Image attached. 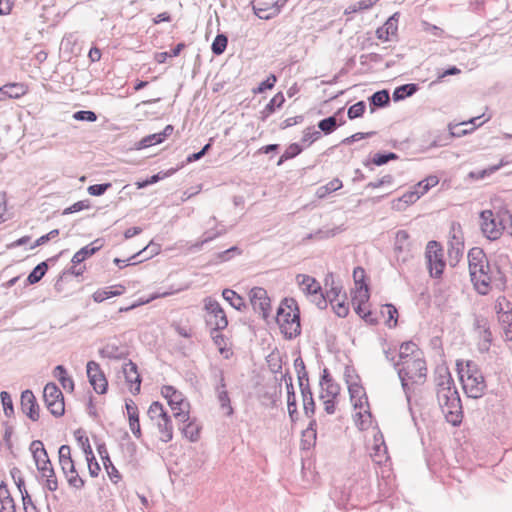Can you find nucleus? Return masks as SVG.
Returning <instances> with one entry per match:
<instances>
[{"label":"nucleus","mask_w":512,"mask_h":512,"mask_svg":"<svg viewBox=\"0 0 512 512\" xmlns=\"http://www.w3.org/2000/svg\"><path fill=\"white\" fill-rule=\"evenodd\" d=\"M276 321L287 339H293L301 333L300 315L297 309L292 311L290 306L288 310L279 306Z\"/></svg>","instance_id":"39448f33"},{"label":"nucleus","mask_w":512,"mask_h":512,"mask_svg":"<svg viewBox=\"0 0 512 512\" xmlns=\"http://www.w3.org/2000/svg\"><path fill=\"white\" fill-rule=\"evenodd\" d=\"M320 386V399H325L326 397L337 398L340 393V386L333 381L327 369H324L323 371Z\"/></svg>","instance_id":"4be33fe9"},{"label":"nucleus","mask_w":512,"mask_h":512,"mask_svg":"<svg viewBox=\"0 0 512 512\" xmlns=\"http://www.w3.org/2000/svg\"><path fill=\"white\" fill-rule=\"evenodd\" d=\"M73 118L77 121L95 122L97 115L95 112L90 110H80L73 114Z\"/></svg>","instance_id":"bf43d9fd"},{"label":"nucleus","mask_w":512,"mask_h":512,"mask_svg":"<svg viewBox=\"0 0 512 512\" xmlns=\"http://www.w3.org/2000/svg\"><path fill=\"white\" fill-rule=\"evenodd\" d=\"M99 354L103 358L119 359L122 357L123 352L115 344H107L100 349Z\"/></svg>","instance_id":"79ce46f5"},{"label":"nucleus","mask_w":512,"mask_h":512,"mask_svg":"<svg viewBox=\"0 0 512 512\" xmlns=\"http://www.w3.org/2000/svg\"><path fill=\"white\" fill-rule=\"evenodd\" d=\"M4 91L7 98L18 99L27 93L28 88L23 83H9L4 85Z\"/></svg>","instance_id":"473e14b6"},{"label":"nucleus","mask_w":512,"mask_h":512,"mask_svg":"<svg viewBox=\"0 0 512 512\" xmlns=\"http://www.w3.org/2000/svg\"><path fill=\"white\" fill-rule=\"evenodd\" d=\"M342 186L341 180L338 178L332 179L326 185L320 186L316 191V195L320 199L325 198L328 194L341 189Z\"/></svg>","instance_id":"f704fd0d"},{"label":"nucleus","mask_w":512,"mask_h":512,"mask_svg":"<svg viewBox=\"0 0 512 512\" xmlns=\"http://www.w3.org/2000/svg\"><path fill=\"white\" fill-rule=\"evenodd\" d=\"M254 14L263 20H270L278 15V8H270L269 3L257 2L251 3Z\"/></svg>","instance_id":"a878e982"},{"label":"nucleus","mask_w":512,"mask_h":512,"mask_svg":"<svg viewBox=\"0 0 512 512\" xmlns=\"http://www.w3.org/2000/svg\"><path fill=\"white\" fill-rule=\"evenodd\" d=\"M48 270V265L46 262L39 263L34 269L29 273L27 277V282L29 284H35L39 282Z\"/></svg>","instance_id":"4c0bfd02"},{"label":"nucleus","mask_w":512,"mask_h":512,"mask_svg":"<svg viewBox=\"0 0 512 512\" xmlns=\"http://www.w3.org/2000/svg\"><path fill=\"white\" fill-rule=\"evenodd\" d=\"M296 281L303 293H305L310 298V301L318 308L324 309L327 307V300L321 291V285L315 278L305 274H298Z\"/></svg>","instance_id":"423d86ee"},{"label":"nucleus","mask_w":512,"mask_h":512,"mask_svg":"<svg viewBox=\"0 0 512 512\" xmlns=\"http://www.w3.org/2000/svg\"><path fill=\"white\" fill-rule=\"evenodd\" d=\"M439 182V179L435 175H430L427 178L423 179L422 181L418 182L414 187L420 194V196H423L425 193L428 192V190L434 186H436Z\"/></svg>","instance_id":"ea45409f"},{"label":"nucleus","mask_w":512,"mask_h":512,"mask_svg":"<svg viewBox=\"0 0 512 512\" xmlns=\"http://www.w3.org/2000/svg\"><path fill=\"white\" fill-rule=\"evenodd\" d=\"M225 233H226V229L217 231L214 235H210V231H205L203 233L202 239L200 241L194 243L193 245H191L190 250L191 251H199L204 244L214 240L215 238H217L221 235H224Z\"/></svg>","instance_id":"c03bdc74"},{"label":"nucleus","mask_w":512,"mask_h":512,"mask_svg":"<svg viewBox=\"0 0 512 512\" xmlns=\"http://www.w3.org/2000/svg\"><path fill=\"white\" fill-rule=\"evenodd\" d=\"M425 257L430 275L435 278L440 277L445 268V261L442 249L436 241L428 242Z\"/></svg>","instance_id":"6e6552de"},{"label":"nucleus","mask_w":512,"mask_h":512,"mask_svg":"<svg viewBox=\"0 0 512 512\" xmlns=\"http://www.w3.org/2000/svg\"><path fill=\"white\" fill-rule=\"evenodd\" d=\"M89 207H90L89 200H81V201H78V202L72 204L71 206L65 208L63 211V214L67 215V214L76 213V212L82 211L84 209H88Z\"/></svg>","instance_id":"e2e57ef3"},{"label":"nucleus","mask_w":512,"mask_h":512,"mask_svg":"<svg viewBox=\"0 0 512 512\" xmlns=\"http://www.w3.org/2000/svg\"><path fill=\"white\" fill-rule=\"evenodd\" d=\"M460 380L468 397L480 398L486 390V382L478 365L473 361H467L465 367L459 368Z\"/></svg>","instance_id":"7ed1b4c3"},{"label":"nucleus","mask_w":512,"mask_h":512,"mask_svg":"<svg viewBox=\"0 0 512 512\" xmlns=\"http://www.w3.org/2000/svg\"><path fill=\"white\" fill-rule=\"evenodd\" d=\"M398 159V155L393 152L388 153H376L372 158V163L377 166H382L389 162L390 160Z\"/></svg>","instance_id":"864d4df0"},{"label":"nucleus","mask_w":512,"mask_h":512,"mask_svg":"<svg viewBox=\"0 0 512 512\" xmlns=\"http://www.w3.org/2000/svg\"><path fill=\"white\" fill-rule=\"evenodd\" d=\"M164 142L160 133H154L143 137L135 144L136 149L141 150Z\"/></svg>","instance_id":"58836bf2"},{"label":"nucleus","mask_w":512,"mask_h":512,"mask_svg":"<svg viewBox=\"0 0 512 512\" xmlns=\"http://www.w3.org/2000/svg\"><path fill=\"white\" fill-rule=\"evenodd\" d=\"M159 431V439L165 443L169 442L173 438V426L172 422L167 416L163 421H159L155 424Z\"/></svg>","instance_id":"c756f323"},{"label":"nucleus","mask_w":512,"mask_h":512,"mask_svg":"<svg viewBox=\"0 0 512 512\" xmlns=\"http://www.w3.org/2000/svg\"><path fill=\"white\" fill-rule=\"evenodd\" d=\"M163 397L168 400V404L173 411V415L178 422L186 423L189 420L190 404L184 398L183 394L173 386H164L161 390Z\"/></svg>","instance_id":"20e7f679"},{"label":"nucleus","mask_w":512,"mask_h":512,"mask_svg":"<svg viewBox=\"0 0 512 512\" xmlns=\"http://www.w3.org/2000/svg\"><path fill=\"white\" fill-rule=\"evenodd\" d=\"M409 234L404 230H399L395 237L394 251L397 262L406 263L411 257Z\"/></svg>","instance_id":"2eb2a0df"},{"label":"nucleus","mask_w":512,"mask_h":512,"mask_svg":"<svg viewBox=\"0 0 512 512\" xmlns=\"http://www.w3.org/2000/svg\"><path fill=\"white\" fill-rule=\"evenodd\" d=\"M399 13L396 12L390 16L387 21L376 30L377 38L383 41H390L397 35Z\"/></svg>","instance_id":"aec40b11"},{"label":"nucleus","mask_w":512,"mask_h":512,"mask_svg":"<svg viewBox=\"0 0 512 512\" xmlns=\"http://www.w3.org/2000/svg\"><path fill=\"white\" fill-rule=\"evenodd\" d=\"M394 367L398 371V376L401 381L402 388L405 392L406 398L410 400L409 381L412 384H423L426 379V362L423 354L411 360L403 361V363H394Z\"/></svg>","instance_id":"f03ea898"},{"label":"nucleus","mask_w":512,"mask_h":512,"mask_svg":"<svg viewBox=\"0 0 512 512\" xmlns=\"http://www.w3.org/2000/svg\"><path fill=\"white\" fill-rule=\"evenodd\" d=\"M223 298L236 310L241 311L245 308L244 299L232 289H224L222 292Z\"/></svg>","instance_id":"7c9ffc66"},{"label":"nucleus","mask_w":512,"mask_h":512,"mask_svg":"<svg viewBox=\"0 0 512 512\" xmlns=\"http://www.w3.org/2000/svg\"><path fill=\"white\" fill-rule=\"evenodd\" d=\"M480 225L483 234L490 240L498 239L503 230V226L497 221L491 210H484L480 213Z\"/></svg>","instance_id":"f8f14e48"},{"label":"nucleus","mask_w":512,"mask_h":512,"mask_svg":"<svg viewBox=\"0 0 512 512\" xmlns=\"http://www.w3.org/2000/svg\"><path fill=\"white\" fill-rule=\"evenodd\" d=\"M87 377L93 389L98 394H104L107 391L108 382L100 366L95 361H89L86 366Z\"/></svg>","instance_id":"ddd939ff"},{"label":"nucleus","mask_w":512,"mask_h":512,"mask_svg":"<svg viewBox=\"0 0 512 512\" xmlns=\"http://www.w3.org/2000/svg\"><path fill=\"white\" fill-rule=\"evenodd\" d=\"M147 414L154 424L159 421H163V419L168 416L167 412L164 410L163 405L158 401H155L150 405Z\"/></svg>","instance_id":"2f4dec72"},{"label":"nucleus","mask_w":512,"mask_h":512,"mask_svg":"<svg viewBox=\"0 0 512 512\" xmlns=\"http://www.w3.org/2000/svg\"><path fill=\"white\" fill-rule=\"evenodd\" d=\"M102 247V244L100 242V239H96L92 243L86 245L85 247L81 248L79 251H77L72 259V264H80L88 257L94 255L98 250H100Z\"/></svg>","instance_id":"5701e85b"},{"label":"nucleus","mask_w":512,"mask_h":512,"mask_svg":"<svg viewBox=\"0 0 512 512\" xmlns=\"http://www.w3.org/2000/svg\"><path fill=\"white\" fill-rule=\"evenodd\" d=\"M205 309L207 311V317H218L219 321L216 323V331L223 330L228 325V320L223 308L216 300L208 299L205 302Z\"/></svg>","instance_id":"412c9836"},{"label":"nucleus","mask_w":512,"mask_h":512,"mask_svg":"<svg viewBox=\"0 0 512 512\" xmlns=\"http://www.w3.org/2000/svg\"><path fill=\"white\" fill-rule=\"evenodd\" d=\"M320 136H321L320 131L315 130L314 127H308L304 131V134H303V137H302V142L308 143V145H310L311 143H313L314 141L319 139Z\"/></svg>","instance_id":"69168bd1"},{"label":"nucleus","mask_w":512,"mask_h":512,"mask_svg":"<svg viewBox=\"0 0 512 512\" xmlns=\"http://www.w3.org/2000/svg\"><path fill=\"white\" fill-rule=\"evenodd\" d=\"M61 469L67 479L68 484L76 489H81L84 486V480L79 476L75 469V464L72 459L59 461Z\"/></svg>","instance_id":"a211bd4d"},{"label":"nucleus","mask_w":512,"mask_h":512,"mask_svg":"<svg viewBox=\"0 0 512 512\" xmlns=\"http://www.w3.org/2000/svg\"><path fill=\"white\" fill-rule=\"evenodd\" d=\"M235 254H241V250L237 246H232L223 252L216 253L214 255L213 261L215 263L226 262L230 260Z\"/></svg>","instance_id":"49530a36"},{"label":"nucleus","mask_w":512,"mask_h":512,"mask_svg":"<svg viewBox=\"0 0 512 512\" xmlns=\"http://www.w3.org/2000/svg\"><path fill=\"white\" fill-rule=\"evenodd\" d=\"M227 43H228L227 36L224 34H218L215 37V39L211 45V50H212L213 54L221 55L222 53H224V51L227 47Z\"/></svg>","instance_id":"a18cd8bd"},{"label":"nucleus","mask_w":512,"mask_h":512,"mask_svg":"<svg viewBox=\"0 0 512 512\" xmlns=\"http://www.w3.org/2000/svg\"><path fill=\"white\" fill-rule=\"evenodd\" d=\"M387 448L382 443L381 445H375L373 447V452L371 453V457L373 461L377 464H382L387 460Z\"/></svg>","instance_id":"8fccbe9b"},{"label":"nucleus","mask_w":512,"mask_h":512,"mask_svg":"<svg viewBox=\"0 0 512 512\" xmlns=\"http://www.w3.org/2000/svg\"><path fill=\"white\" fill-rule=\"evenodd\" d=\"M319 129L325 134L332 133L337 128L336 116H329L319 121Z\"/></svg>","instance_id":"de8ad7c7"},{"label":"nucleus","mask_w":512,"mask_h":512,"mask_svg":"<svg viewBox=\"0 0 512 512\" xmlns=\"http://www.w3.org/2000/svg\"><path fill=\"white\" fill-rule=\"evenodd\" d=\"M370 105L374 107H385L390 102V95L387 90H380L372 94V96L369 98Z\"/></svg>","instance_id":"c9c22d12"},{"label":"nucleus","mask_w":512,"mask_h":512,"mask_svg":"<svg viewBox=\"0 0 512 512\" xmlns=\"http://www.w3.org/2000/svg\"><path fill=\"white\" fill-rule=\"evenodd\" d=\"M123 374L126 382L130 384V391L135 395L140 392L141 378L137 369V365L131 360L124 363Z\"/></svg>","instance_id":"6ab92c4d"},{"label":"nucleus","mask_w":512,"mask_h":512,"mask_svg":"<svg viewBox=\"0 0 512 512\" xmlns=\"http://www.w3.org/2000/svg\"><path fill=\"white\" fill-rule=\"evenodd\" d=\"M300 390L303 400V409L306 416L311 417L315 412V402L312 396L309 383H303V379L300 377Z\"/></svg>","instance_id":"b1692460"},{"label":"nucleus","mask_w":512,"mask_h":512,"mask_svg":"<svg viewBox=\"0 0 512 512\" xmlns=\"http://www.w3.org/2000/svg\"><path fill=\"white\" fill-rule=\"evenodd\" d=\"M366 105L364 101H359L349 107L347 115L349 119L361 117L365 112Z\"/></svg>","instance_id":"6e6d98bb"},{"label":"nucleus","mask_w":512,"mask_h":512,"mask_svg":"<svg viewBox=\"0 0 512 512\" xmlns=\"http://www.w3.org/2000/svg\"><path fill=\"white\" fill-rule=\"evenodd\" d=\"M341 231H342L341 227H335L332 229H319L314 234H309L306 238L307 239H312V238L324 239V238L333 237Z\"/></svg>","instance_id":"603ef678"},{"label":"nucleus","mask_w":512,"mask_h":512,"mask_svg":"<svg viewBox=\"0 0 512 512\" xmlns=\"http://www.w3.org/2000/svg\"><path fill=\"white\" fill-rule=\"evenodd\" d=\"M285 98L282 93H277L266 105L265 111L269 114L275 111V108H279L283 105Z\"/></svg>","instance_id":"052dcab7"},{"label":"nucleus","mask_w":512,"mask_h":512,"mask_svg":"<svg viewBox=\"0 0 512 512\" xmlns=\"http://www.w3.org/2000/svg\"><path fill=\"white\" fill-rule=\"evenodd\" d=\"M423 354V352L418 348V346L412 342H404L401 344L399 348V360L396 363H403V361H408L413 358L419 357Z\"/></svg>","instance_id":"393cba45"},{"label":"nucleus","mask_w":512,"mask_h":512,"mask_svg":"<svg viewBox=\"0 0 512 512\" xmlns=\"http://www.w3.org/2000/svg\"><path fill=\"white\" fill-rule=\"evenodd\" d=\"M449 235L448 256L450 262L456 264L464 253V238L460 225L453 223Z\"/></svg>","instance_id":"1a4fd4ad"},{"label":"nucleus","mask_w":512,"mask_h":512,"mask_svg":"<svg viewBox=\"0 0 512 512\" xmlns=\"http://www.w3.org/2000/svg\"><path fill=\"white\" fill-rule=\"evenodd\" d=\"M22 412L32 421L39 419V405L31 390H25L21 394Z\"/></svg>","instance_id":"f3484780"},{"label":"nucleus","mask_w":512,"mask_h":512,"mask_svg":"<svg viewBox=\"0 0 512 512\" xmlns=\"http://www.w3.org/2000/svg\"><path fill=\"white\" fill-rule=\"evenodd\" d=\"M418 90V86L416 84H404L397 87L393 92L394 101H400L405 99L406 97L412 96Z\"/></svg>","instance_id":"72a5a7b5"},{"label":"nucleus","mask_w":512,"mask_h":512,"mask_svg":"<svg viewBox=\"0 0 512 512\" xmlns=\"http://www.w3.org/2000/svg\"><path fill=\"white\" fill-rule=\"evenodd\" d=\"M501 322L506 339L512 341V313L505 312L501 317Z\"/></svg>","instance_id":"5fc2aeb1"},{"label":"nucleus","mask_w":512,"mask_h":512,"mask_svg":"<svg viewBox=\"0 0 512 512\" xmlns=\"http://www.w3.org/2000/svg\"><path fill=\"white\" fill-rule=\"evenodd\" d=\"M112 186L111 183H102V184H94L90 185L87 188V191L92 196H101L103 195L110 187Z\"/></svg>","instance_id":"0e129e2a"},{"label":"nucleus","mask_w":512,"mask_h":512,"mask_svg":"<svg viewBox=\"0 0 512 512\" xmlns=\"http://www.w3.org/2000/svg\"><path fill=\"white\" fill-rule=\"evenodd\" d=\"M475 327L479 330L481 340L492 341V333L485 319L476 318Z\"/></svg>","instance_id":"09e8293b"},{"label":"nucleus","mask_w":512,"mask_h":512,"mask_svg":"<svg viewBox=\"0 0 512 512\" xmlns=\"http://www.w3.org/2000/svg\"><path fill=\"white\" fill-rule=\"evenodd\" d=\"M335 313L339 316V317H346L348 315V312H349V307H348V304L345 303V301H339L337 300L336 302H334L333 304H331Z\"/></svg>","instance_id":"774afa93"},{"label":"nucleus","mask_w":512,"mask_h":512,"mask_svg":"<svg viewBox=\"0 0 512 512\" xmlns=\"http://www.w3.org/2000/svg\"><path fill=\"white\" fill-rule=\"evenodd\" d=\"M351 400L354 401L355 408H362L363 388L357 383H350L348 386Z\"/></svg>","instance_id":"a19ab883"},{"label":"nucleus","mask_w":512,"mask_h":512,"mask_svg":"<svg viewBox=\"0 0 512 512\" xmlns=\"http://www.w3.org/2000/svg\"><path fill=\"white\" fill-rule=\"evenodd\" d=\"M30 451L40 473L44 471V469H49V466H52L47 451L40 440L32 441L30 444Z\"/></svg>","instance_id":"dca6fc26"},{"label":"nucleus","mask_w":512,"mask_h":512,"mask_svg":"<svg viewBox=\"0 0 512 512\" xmlns=\"http://www.w3.org/2000/svg\"><path fill=\"white\" fill-rule=\"evenodd\" d=\"M0 512H15V503L7 486L0 485Z\"/></svg>","instance_id":"cd10ccee"},{"label":"nucleus","mask_w":512,"mask_h":512,"mask_svg":"<svg viewBox=\"0 0 512 512\" xmlns=\"http://www.w3.org/2000/svg\"><path fill=\"white\" fill-rule=\"evenodd\" d=\"M436 396L446 421L453 426L462 422L463 410L461 399L451 374L445 370L435 379Z\"/></svg>","instance_id":"f257e3e1"},{"label":"nucleus","mask_w":512,"mask_h":512,"mask_svg":"<svg viewBox=\"0 0 512 512\" xmlns=\"http://www.w3.org/2000/svg\"><path fill=\"white\" fill-rule=\"evenodd\" d=\"M302 152V147L298 143H292L287 147L285 152L282 154L278 161V165L282 164L283 161L296 157Z\"/></svg>","instance_id":"3c124183"},{"label":"nucleus","mask_w":512,"mask_h":512,"mask_svg":"<svg viewBox=\"0 0 512 512\" xmlns=\"http://www.w3.org/2000/svg\"><path fill=\"white\" fill-rule=\"evenodd\" d=\"M250 303L253 310L267 320L270 315V298L267 291L262 287H254L249 292Z\"/></svg>","instance_id":"9b49d317"},{"label":"nucleus","mask_w":512,"mask_h":512,"mask_svg":"<svg viewBox=\"0 0 512 512\" xmlns=\"http://www.w3.org/2000/svg\"><path fill=\"white\" fill-rule=\"evenodd\" d=\"M182 433L187 439L194 442L199 437V428L195 424L189 422L182 428Z\"/></svg>","instance_id":"4d7b16f0"},{"label":"nucleus","mask_w":512,"mask_h":512,"mask_svg":"<svg viewBox=\"0 0 512 512\" xmlns=\"http://www.w3.org/2000/svg\"><path fill=\"white\" fill-rule=\"evenodd\" d=\"M215 378L218 383L215 386V393L220 404L222 410L226 411V415L231 416L233 414V408L231 406V401L226 390V384L224 379V373L222 370H218L215 373Z\"/></svg>","instance_id":"4468645a"},{"label":"nucleus","mask_w":512,"mask_h":512,"mask_svg":"<svg viewBox=\"0 0 512 512\" xmlns=\"http://www.w3.org/2000/svg\"><path fill=\"white\" fill-rule=\"evenodd\" d=\"M42 478H45L44 487L49 491H56L58 488V481L55 475V471L52 466H49V469H44L41 472Z\"/></svg>","instance_id":"e433bc0d"},{"label":"nucleus","mask_w":512,"mask_h":512,"mask_svg":"<svg viewBox=\"0 0 512 512\" xmlns=\"http://www.w3.org/2000/svg\"><path fill=\"white\" fill-rule=\"evenodd\" d=\"M316 421L311 420L308 427L302 432L301 444L303 449H310L316 442Z\"/></svg>","instance_id":"c85d7f7f"},{"label":"nucleus","mask_w":512,"mask_h":512,"mask_svg":"<svg viewBox=\"0 0 512 512\" xmlns=\"http://www.w3.org/2000/svg\"><path fill=\"white\" fill-rule=\"evenodd\" d=\"M369 297L370 295L367 284H361L359 287H356V290L352 297V304H366L369 300Z\"/></svg>","instance_id":"37998d69"},{"label":"nucleus","mask_w":512,"mask_h":512,"mask_svg":"<svg viewBox=\"0 0 512 512\" xmlns=\"http://www.w3.org/2000/svg\"><path fill=\"white\" fill-rule=\"evenodd\" d=\"M43 398L47 409L55 417H60L65 412L64 397L62 391L55 383H47L43 390Z\"/></svg>","instance_id":"0eeeda50"},{"label":"nucleus","mask_w":512,"mask_h":512,"mask_svg":"<svg viewBox=\"0 0 512 512\" xmlns=\"http://www.w3.org/2000/svg\"><path fill=\"white\" fill-rule=\"evenodd\" d=\"M21 496L25 512H38L36 505L33 503L32 498L26 489L22 491Z\"/></svg>","instance_id":"338daca9"},{"label":"nucleus","mask_w":512,"mask_h":512,"mask_svg":"<svg viewBox=\"0 0 512 512\" xmlns=\"http://www.w3.org/2000/svg\"><path fill=\"white\" fill-rule=\"evenodd\" d=\"M1 402L3 405L4 413L6 416H10L14 412L13 402L10 394L6 391L0 393Z\"/></svg>","instance_id":"13d9d810"},{"label":"nucleus","mask_w":512,"mask_h":512,"mask_svg":"<svg viewBox=\"0 0 512 512\" xmlns=\"http://www.w3.org/2000/svg\"><path fill=\"white\" fill-rule=\"evenodd\" d=\"M103 465L107 471V474L109 476V478L111 479V481H113L114 483H117L121 476H120V473L119 471L116 469V467L113 465L111 459H108L106 461L103 462Z\"/></svg>","instance_id":"680f3d73"},{"label":"nucleus","mask_w":512,"mask_h":512,"mask_svg":"<svg viewBox=\"0 0 512 512\" xmlns=\"http://www.w3.org/2000/svg\"><path fill=\"white\" fill-rule=\"evenodd\" d=\"M468 265L469 271L476 269L478 266L488 262L487 256L483 249L479 247H473L468 252Z\"/></svg>","instance_id":"bb28decb"},{"label":"nucleus","mask_w":512,"mask_h":512,"mask_svg":"<svg viewBox=\"0 0 512 512\" xmlns=\"http://www.w3.org/2000/svg\"><path fill=\"white\" fill-rule=\"evenodd\" d=\"M469 274L476 291L481 295H487L492 281L489 262L469 271Z\"/></svg>","instance_id":"9d476101"}]
</instances>
